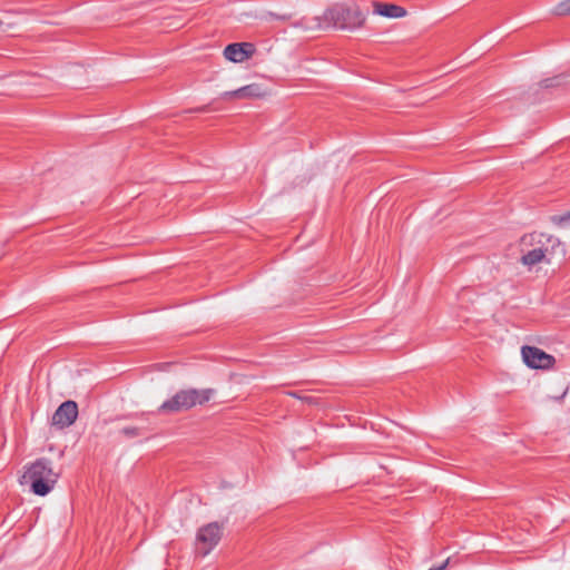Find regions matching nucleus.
<instances>
[{"label": "nucleus", "instance_id": "obj_1", "mask_svg": "<svg viewBox=\"0 0 570 570\" xmlns=\"http://www.w3.org/2000/svg\"><path fill=\"white\" fill-rule=\"evenodd\" d=\"M58 474L49 459L40 458L26 468L21 483L29 484L36 495H47L57 483Z\"/></svg>", "mask_w": 570, "mask_h": 570}, {"label": "nucleus", "instance_id": "obj_2", "mask_svg": "<svg viewBox=\"0 0 570 570\" xmlns=\"http://www.w3.org/2000/svg\"><path fill=\"white\" fill-rule=\"evenodd\" d=\"M323 21L327 27L354 30L363 26L365 14L354 3H336L324 11Z\"/></svg>", "mask_w": 570, "mask_h": 570}, {"label": "nucleus", "instance_id": "obj_3", "mask_svg": "<svg viewBox=\"0 0 570 570\" xmlns=\"http://www.w3.org/2000/svg\"><path fill=\"white\" fill-rule=\"evenodd\" d=\"M521 246L523 248L527 246H533L532 249L524 253L521 257V263L524 266L532 267L541 263L547 255L552 254L556 247H560V243L558 238L551 235L544 233H531L521 238Z\"/></svg>", "mask_w": 570, "mask_h": 570}, {"label": "nucleus", "instance_id": "obj_4", "mask_svg": "<svg viewBox=\"0 0 570 570\" xmlns=\"http://www.w3.org/2000/svg\"><path fill=\"white\" fill-rule=\"evenodd\" d=\"M214 394L212 389H189L180 390L170 399L165 401L158 409L161 413H176L187 411L195 405H202L208 402Z\"/></svg>", "mask_w": 570, "mask_h": 570}, {"label": "nucleus", "instance_id": "obj_5", "mask_svg": "<svg viewBox=\"0 0 570 570\" xmlns=\"http://www.w3.org/2000/svg\"><path fill=\"white\" fill-rule=\"evenodd\" d=\"M223 527L218 522H210L202 527L196 537L197 552L206 557L220 541Z\"/></svg>", "mask_w": 570, "mask_h": 570}, {"label": "nucleus", "instance_id": "obj_6", "mask_svg": "<svg viewBox=\"0 0 570 570\" xmlns=\"http://www.w3.org/2000/svg\"><path fill=\"white\" fill-rule=\"evenodd\" d=\"M522 360L530 368L548 370L551 368L556 362L554 357L539 347L522 346Z\"/></svg>", "mask_w": 570, "mask_h": 570}, {"label": "nucleus", "instance_id": "obj_7", "mask_svg": "<svg viewBox=\"0 0 570 570\" xmlns=\"http://www.w3.org/2000/svg\"><path fill=\"white\" fill-rule=\"evenodd\" d=\"M78 416V405L75 401H65L52 415V425L65 429L73 424Z\"/></svg>", "mask_w": 570, "mask_h": 570}, {"label": "nucleus", "instance_id": "obj_8", "mask_svg": "<svg viewBox=\"0 0 570 570\" xmlns=\"http://www.w3.org/2000/svg\"><path fill=\"white\" fill-rule=\"evenodd\" d=\"M256 51L252 42H235L225 47L224 57L232 62H244Z\"/></svg>", "mask_w": 570, "mask_h": 570}, {"label": "nucleus", "instance_id": "obj_9", "mask_svg": "<svg viewBox=\"0 0 570 570\" xmlns=\"http://www.w3.org/2000/svg\"><path fill=\"white\" fill-rule=\"evenodd\" d=\"M265 95L264 89L258 83H250L236 90L225 91L222 94L223 99H252L261 98Z\"/></svg>", "mask_w": 570, "mask_h": 570}, {"label": "nucleus", "instance_id": "obj_10", "mask_svg": "<svg viewBox=\"0 0 570 570\" xmlns=\"http://www.w3.org/2000/svg\"><path fill=\"white\" fill-rule=\"evenodd\" d=\"M373 12L386 18H402L406 14L403 7L380 1L373 2Z\"/></svg>", "mask_w": 570, "mask_h": 570}, {"label": "nucleus", "instance_id": "obj_11", "mask_svg": "<svg viewBox=\"0 0 570 570\" xmlns=\"http://www.w3.org/2000/svg\"><path fill=\"white\" fill-rule=\"evenodd\" d=\"M556 13L559 16L570 14V0H564L556 7Z\"/></svg>", "mask_w": 570, "mask_h": 570}, {"label": "nucleus", "instance_id": "obj_12", "mask_svg": "<svg viewBox=\"0 0 570 570\" xmlns=\"http://www.w3.org/2000/svg\"><path fill=\"white\" fill-rule=\"evenodd\" d=\"M553 223L559 227H567L570 225V215L568 216H553Z\"/></svg>", "mask_w": 570, "mask_h": 570}, {"label": "nucleus", "instance_id": "obj_13", "mask_svg": "<svg viewBox=\"0 0 570 570\" xmlns=\"http://www.w3.org/2000/svg\"><path fill=\"white\" fill-rule=\"evenodd\" d=\"M120 433L124 434L127 438H134L139 435V430L134 426L124 428L120 430Z\"/></svg>", "mask_w": 570, "mask_h": 570}, {"label": "nucleus", "instance_id": "obj_14", "mask_svg": "<svg viewBox=\"0 0 570 570\" xmlns=\"http://www.w3.org/2000/svg\"><path fill=\"white\" fill-rule=\"evenodd\" d=\"M558 78H554V79H544L540 82V86L542 88H550V87H553L554 86V81H557Z\"/></svg>", "mask_w": 570, "mask_h": 570}, {"label": "nucleus", "instance_id": "obj_15", "mask_svg": "<svg viewBox=\"0 0 570 570\" xmlns=\"http://www.w3.org/2000/svg\"><path fill=\"white\" fill-rule=\"evenodd\" d=\"M450 560L446 559L441 566L436 567V568H432L430 570H445V568L448 567Z\"/></svg>", "mask_w": 570, "mask_h": 570}, {"label": "nucleus", "instance_id": "obj_16", "mask_svg": "<svg viewBox=\"0 0 570 570\" xmlns=\"http://www.w3.org/2000/svg\"><path fill=\"white\" fill-rule=\"evenodd\" d=\"M207 110H208V106H203V107L194 109V111H198V112H205Z\"/></svg>", "mask_w": 570, "mask_h": 570}, {"label": "nucleus", "instance_id": "obj_17", "mask_svg": "<svg viewBox=\"0 0 570 570\" xmlns=\"http://www.w3.org/2000/svg\"><path fill=\"white\" fill-rule=\"evenodd\" d=\"M305 400L308 403H313L314 402V397H312V396H306Z\"/></svg>", "mask_w": 570, "mask_h": 570}, {"label": "nucleus", "instance_id": "obj_18", "mask_svg": "<svg viewBox=\"0 0 570 570\" xmlns=\"http://www.w3.org/2000/svg\"><path fill=\"white\" fill-rule=\"evenodd\" d=\"M566 214H570V209Z\"/></svg>", "mask_w": 570, "mask_h": 570}]
</instances>
